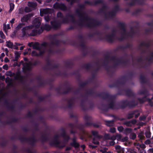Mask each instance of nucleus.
I'll use <instances>...</instances> for the list:
<instances>
[{
  "instance_id": "nucleus-1",
  "label": "nucleus",
  "mask_w": 153,
  "mask_h": 153,
  "mask_svg": "<svg viewBox=\"0 0 153 153\" xmlns=\"http://www.w3.org/2000/svg\"><path fill=\"white\" fill-rule=\"evenodd\" d=\"M75 12L79 18V22L77 24L80 27H86L92 28L101 25L100 21L88 16H85V12L81 11L80 9H77Z\"/></svg>"
},
{
  "instance_id": "nucleus-2",
  "label": "nucleus",
  "mask_w": 153,
  "mask_h": 153,
  "mask_svg": "<svg viewBox=\"0 0 153 153\" xmlns=\"http://www.w3.org/2000/svg\"><path fill=\"white\" fill-rule=\"evenodd\" d=\"M120 105H118L119 109H124L126 107L129 108H133L137 105V102L135 100L129 101L127 100H123L120 102Z\"/></svg>"
},
{
  "instance_id": "nucleus-3",
  "label": "nucleus",
  "mask_w": 153,
  "mask_h": 153,
  "mask_svg": "<svg viewBox=\"0 0 153 153\" xmlns=\"http://www.w3.org/2000/svg\"><path fill=\"white\" fill-rule=\"evenodd\" d=\"M68 126L71 129L70 133L71 134H74L77 133L76 131L75 130V128L78 129L80 132L84 134L85 131L84 130V125L82 124H75L72 123H69L68 124Z\"/></svg>"
},
{
  "instance_id": "nucleus-4",
  "label": "nucleus",
  "mask_w": 153,
  "mask_h": 153,
  "mask_svg": "<svg viewBox=\"0 0 153 153\" xmlns=\"http://www.w3.org/2000/svg\"><path fill=\"white\" fill-rule=\"evenodd\" d=\"M19 139L21 142H27L31 146L34 147L38 141L37 139L34 136H33L30 138H26L22 137L21 135L19 136Z\"/></svg>"
},
{
  "instance_id": "nucleus-5",
  "label": "nucleus",
  "mask_w": 153,
  "mask_h": 153,
  "mask_svg": "<svg viewBox=\"0 0 153 153\" xmlns=\"http://www.w3.org/2000/svg\"><path fill=\"white\" fill-rule=\"evenodd\" d=\"M52 29L51 26L47 24H45L44 27L41 26L40 29L33 30L30 34L31 36H34L36 35L42 33L44 30L49 31Z\"/></svg>"
},
{
  "instance_id": "nucleus-6",
  "label": "nucleus",
  "mask_w": 153,
  "mask_h": 153,
  "mask_svg": "<svg viewBox=\"0 0 153 153\" xmlns=\"http://www.w3.org/2000/svg\"><path fill=\"white\" fill-rule=\"evenodd\" d=\"M123 58V57H121L119 59L114 56H111L110 60L114 61L115 60H117V62H115L113 65V67L116 68L118 66L122 65L123 66H125L128 64V59L125 60H121V59Z\"/></svg>"
},
{
  "instance_id": "nucleus-7",
  "label": "nucleus",
  "mask_w": 153,
  "mask_h": 153,
  "mask_svg": "<svg viewBox=\"0 0 153 153\" xmlns=\"http://www.w3.org/2000/svg\"><path fill=\"white\" fill-rule=\"evenodd\" d=\"M127 77L126 76H122L120 79L117 80L116 82L112 84L109 85L111 88L114 87L118 88L120 85H125L126 83Z\"/></svg>"
},
{
  "instance_id": "nucleus-8",
  "label": "nucleus",
  "mask_w": 153,
  "mask_h": 153,
  "mask_svg": "<svg viewBox=\"0 0 153 153\" xmlns=\"http://www.w3.org/2000/svg\"><path fill=\"white\" fill-rule=\"evenodd\" d=\"M97 96L102 98L103 99L107 100L109 99H115L117 94L115 95H110L108 93L102 92L96 94Z\"/></svg>"
},
{
  "instance_id": "nucleus-9",
  "label": "nucleus",
  "mask_w": 153,
  "mask_h": 153,
  "mask_svg": "<svg viewBox=\"0 0 153 153\" xmlns=\"http://www.w3.org/2000/svg\"><path fill=\"white\" fill-rule=\"evenodd\" d=\"M118 25L123 31V32L122 33V36L120 38L118 39L119 40L122 41L125 39V36L128 35V33L126 32V25L124 23L119 22L118 23Z\"/></svg>"
},
{
  "instance_id": "nucleus-10",
  "label": "nucleus",
  "mask_w": 153,
  "mask_h": 153,
  "mask_svg": "<svg viewBox=\"0 0 153 153\" xmlns=\"http://www.w3.org/2000/svg\"><path fill=\"white\" fill-rule=\"evenodd\" d=\"M61 23L63 24H67L68 23V19L72 23H75L76 22V21L75 19L74 15L71 13H68L66 15V17L64 18L63 17Z\"/></svg>"
},
{
  "instance_id": "nucleus-11",
  "label": "nucleus",
  "mask_w": 153,
  "mask_h": 153,
  "mask_svg": "<svg viewBox=\"0 0 153 153\" xmlns=\"http://www.w3.org/2000/svg\"><path fill=\"white\" fill-rule=\"evenodd\" d=\"M60 34H55L51 36L50 40L51 41L50 44L52 45H55L57 47L59 46L61 41L60 40L56 39L57 37L60 35Z\"/></svg>"
},
{
  "instance_id": "nucleus-12",
  "label": "nucleus",
  "mask_w": 153,
  "mask_h": 153,
  "mask_svg": "<svg viewBox=\"0 0 153 153\" xmlns=\"http://www.w3.org/2000/svg\"><path fill=\"white\" fill-rule=\"evenodd\" d=\"M53 7L55 9H59L63 11H66L67 10V7L64 3L57 2L54 4Z\"/></svg>"
},
{
  "instance_id": "nucleus-13",
  "label": "nucleus",
  "mask_w": 153,
  "mask_h": 153,
  "mask_svg": "<svg viewBox=\"0 0 153 153\" xmlns=\"http://www.w3.org/2000/svg\"><path fill=\"white\" fill-rule=\"evenodd\" d=\"M124 92L125 93V95L129 97H134L135 96V94L130 89H128L127 90L123 89L119 91L117 94L118 95H123L122 92Z\"/></svg>"
},
{
  "instance_id": "nucleus-14",
  "label": "nucleus",
  "mask_w": 153,
  "mask_h": 153,
  "mask_svg": "<svg viewBox=\"0 0 153 153\" xmlns=\"http://www.w3.org/2000/svg\"><path fill=\"white\" fill-rule=\"evenodd\" d=\"M80 45L82 47V55L85 56L88 54V52L87 51V47L85 46L84 40H80Z\"/></svg>"
},
{
  "instance_id": "nucleus-15",
  "label": "nucleus",
  "mask_w": 153,
  "mask_h": 153,
  "mask_svg": "<svg viewBox=\"0 0 153 153\" xmlns=\"http://www.w3.org/2000/svg\"><path fill=\"white\" fill-rule=\"evenodd\" d=\"M48 45V43L46 42H44L41 44L39 42H36L32 45V46L33 49L39 50L42 48L40 45L42 46L45 47Z\"/></svg>"
},
{
  "instance_id": "nucleus-16",
  "label": "nucleus",
  "mask_w": 153,
  "mask_h": 153,
  "mask_svg": "<svg viewBox=\"0 0 153 153\" xmlns=\"http://www.w3.org/2000/svg\"><path fill=\"white\" fill-rule=\"evenodd\" d=\"M60 130L62 131L61 134V136L63 138L64 142H68L70 139V137L69 135L67 134L65 129L63 128H62Z\"/></svg>"
},
{
  "instance_id": "nucleus-17",
  "label": "nucleus",
  "mask_w": 153,
  "mask_h": 153,
  "mask_svg": "<svg viewBox=\"0 0 153 153\" xmlns=\"http://www.w3.org/2000/svg\"><path fill=\"white\" fill-rule=\"evenodd\" d=\"M115 99H109V100H111L110 102L109 103V108L112 110H118L119 107L118 105L115 104L114 103V100Z\"/></svg>"
},
{
  "instance_id": "nucleus-18",
  "label": "nucleus",
  "mask_w": 153,
  "mask_h": 153,
  "mask_svg": "<svg viewBox=\"0 0 153 153\" xmlns=\"http://www.w3.org/2000/svg\"><path fill=\"white\" fill-rule=\"evenodd\" d=\"M22 71L24 73H26L28 72H30L32 69V67L30 64L25 63V64L23 65Z\"/></svg>"
},
{
  "instance_id": "nucleus-19",
  "label": "nucleus",
  "mask_w": 153,
  "mask_h": 153,
  "mask_svg": "<svg viewBox=\"0 0 153 153\" xmlns=\"http://www.w3.org/2000/svg\"><path fill=\"white\" fill-rule=\"evenodd\" d=\"M3 100H4V104L8 110L12 111H14L15 106L13 104L9 103L8 100L6 99Z\"/></svg>"
},
{
  "instance_id": "nucleus-20",
  "label": "nucleus",
  "mask_w": 153,
  "mask_h": 153,
  "mask_svg": "<svg viewBox=\"0 0 153 153\" xmlns=\"http://www.w3.org/2000/svg\"><path fill=\"white\" fill-rule=\"evenodd\" d=\"M103 1L102 0H96L94 1H85L84 3L85 4H88L91 5H96L98 4H102Z\"/></svg>"
},
{
  "instance_id": "nucleus-21",
  "label": "nucleus",
  "mask_w": 153,
  "mask_h": 153,
  "mask_svg": "<svg viewBox=\"0 0 153 153\" xmlns=\"http://www.w3.org/2000/svg\"><path fill=\"white\" fill-rule=\"evenodd\" d=\"M58 138L59 135L58 134L56 135L54 137V139L53 140V142H50L49 144L51 146H58L60 143V142L58 140Z\"/></svg>"
},
{
  "instance_id": "nucleus-22",
  "label": "nucleus",
  "mask_w": 153,
  "mask_h": 153,
  "mask_svg": "<svg viewBox=\"0 0 153 153\" xmlns=\"http://www.w3.org/2000/svg\"><path fill=\"white\" fill-rule=\"evenodd\" d=\"M51 25L52 28L54 30H57L60 28L61 24L56 21H51Z\"/></svg>"
},
{
  "instance_id": "nucleus-23",
  "label": "nucleus",
  "mask_w": 153,
  "mask_h": 153,
  "mask_svg": "<svg viewBox=\"0 0 153 153\" xmlns=\"http://www.w3.org/2000/svg\"><path fill=\"white\" fill-rule=\"evenodd\" d=\"M137 122V120L134 119L129 121H126L123 124L127 127H131L132 126V125H135Z\"/></svg>"
},
{
  "instance_id": "nucleus-24",
  "label": "nucleus",
  "mask_w": 153,
  "mask_h": 153,
  "mask_svg": "<svg viewBox=\"0 0 153 153\" xmlns=\"http://www.w3.org/2000/svg\"><path fill=\"white\" fill-rule=\"evenodd\" d=\"M113 34L106 35L105 37V39L109 42H113L115 40V37H114Z\"/></svg>"
},
{
  "instance_id": "nucleus-25",
  "label": "nucleus",
  "mask_w": 153,
  "mask_h": 153,
  "mask_svg": "<svg viewBox=\"0 0 153 153\" xmlns=\"http://www.w3.org/2000/svg\"><path fill=\"white\" fill-rule=\"evenodd\" d=\"M149 95H144V96L142 98L144 100L146 99L147 101L148 102L149 105L152 107H153V94L152 97L151 98H147V96Z\"/></svg>"
},
{
  "instance_id": "nucleus-26",
  "label": "nucleus",
  "mask_w": 153,
  "mask_h": 153,
  "mask_svg": "<svg viewBox=\"0 0 153 153\" xmlns=\"http://www.w3.org/2000/svg\"><path fill=\"white\" fill-rule=\"evenodd\" d=\"M33 28V26L32 25H28L23 27L21 30L22 33V36L24 37L25 36L26 34V31L28 30L32 29Z\"/></svg>"
},
{
  "instance_id": "nucleus-27",
  "label": "nucleus",
  "mask_w": 153,
  "mask_h": 153,
  "mask_svg": "<svg viewBox=\"0 0 153 153\" xmlns=\"http://www.w3.org/2000/svg\"><path fill=\"white\" fill-rule=\"evenodd\" d=\"M64 85L67 87L66 90L63 92L64 94H67L70 92H72L73 88L71 86H68V82H65L64 83Z\"/></svg>"
},
{
  "instance_id": "nucleus-28",
  "label": "nucleus",
  "mask_w": 153,
  "mask_h": 153,
  "mask_svg": "<svg viewBox=\"0 0 153 153\" xmlns=\"http://www.w3.org/2000/svg\"><path fill=\"white\" fill-rule=\"evenodd\" d=\"M116 15V14L114 13V11H111L108 13V14L105 13L104 15L105 18L106 19H108L110 18H111L114 17Z\"/></svg>"
},
{
  "instance_id": "nucleus-29",
  "label": "nucleus",
  "mask_w": 153,
  "mask_h": 153,
  "mask_svg": "<svg viewBox=\"0 0 153 153\" xmlns=\"http://www.w3.org/2000/svg\"><path fill=\"white\" fill-rule=\"evenodd\" d=\"M98 108L105 112L107 111L109 109H110V108H109L108 105H107L103 103L101 104L98 107Z\"/></svg>"
},
{
  "instance_id": "nucleus-30",
  "label": "nucleus",
  "mask_w": 153,
  "mask_h": 153,
  "mask_svg": "<svg viewBox=\"0 0 153 153\" xmlns=\"http://www.w3.org/2000/svg\"><path fill=\"white\" fill-rule=\"evenodd\" d=\"M32 16V15L30 14L25 15L21 18V21L22 22H27Z\"/></svg>"
},
{
  "instance_id": "nucleus-31",
  "label": "nucleus",
  "mask_w": 153,
  "mask_h": 153,
  "mask_svg": "<svg viewBox=\"0 0 153 153\" xmlns=\"http://www.w3.org/2000/svg\"><path fill=\"white\" fill-rule=\"evenodd\" d=\"M49 140V138L47 136L46 134H42L40 138V140L43 143H45Z\"/></svg>"
},
{
  "instance_id": "nucleus-32",
  "label": "nucleus",
  "mask_w": 153,
  "mask_h": 153,
  "mask_svg": "<svg viewBox=\"0 0 153 153\" xmlns=\"http://www.w3.org/2000/svg\"><path fill=\"white\" fill-rule=\"evenodd\" d=\"M52 13V10L51 9L47 8L46 9H43L42 12H41L40 13V16H42L43 14H51Z\"/></svg>"
},
{
  "instance_id": "nucleus-33",
  "label": "nucleus",
  "mask_w": 153,
  "mask_h": 153,
  "mask_svg": "<svg viewBox=\"0 0 153 153\" xmlns=\"http://www.w3.org/2000/svg\"><path fill=\"white\" fill-rule=\"evenodd\" d=\"M108 9L109 7L107 6L104 5L99 10V13L103 14L104 16L105 13H106V11Z\"/></svg>"
},
{
  "instance_id": "nucleus-34",
  "label": "nucleus",
  "mask_w": 153,
  "mask_h": 153,
  "mask_svg": "<svg viewBox=\"0 0 153 153\" xmlns=\"http://www.w3.org/2000/svg\"><path fill=\"white\" fill-rule=\"evenodd\" d=\"M33 25L36 28V29H39V28L41 24V22L40 20L39 19L36 18L33 20Z\"/></svg>"
},
{
  "instance_id": "nucleus-35",
  "label": "nucleus",
  "mask_w": 153,
  "mask_h": 153,
  "mask_svg": "<svg viewBox=\"0 0 153 153\" xmlns=\"http://www.w3.org/2000/svg\"><path fill=\"white\" fill-rule=\"evenodd\" d=\"M47 65L43 67V69L46 71H48L49 70L50 68L52 65V64L50 61L49 59L46 60Z\"/></svg>"
},
{
  "instance_id": "nucleus-36",
  "label": "nucleus",
  "mask_w": 153,
  "mask_h": 153,
  "mask_svg": "<svg viewBox=\"0 0 153 153\" xmlns=\"http://www.w3.org/2000/svg\"><path fill=\"white\" fill-rule=\"evenodd\" d=\"M86 94L88 95V96H93L94 95H96L97 96L96 94H98L95 92L92 89H89L87 91L85 92Z\"/></svg>"
},
{
  "instance_id": "nucleus-37",
  "label": "nucleus",
  "mask_w": 153,
  "mask_h": 153,
  "mask_svg": "<svg viewBox=\"0 0 153 153\" xmlns=\"http://www.w3.org/2000/svg\"><path fill=\"white\" fill-rule=\"evenodd\" d=\"M137 111H138L137 110H134L130 111L128 114L127 118L128 119H130L133 118L134 117V115Z\"/></svg>"
},
{
  "instance_id": "nucleus-38",
  "label": "nucleus",
  "mask_w": 153,
  "mask_h": 153,
  "mask_svg": "<svg viewBox=\"0 0 153 153\" xmlns=\"http://www.w3.org/2000/svg\"><path fill=\"white\" fill-rule=\"evenodd\" d=\"M140 81L141 84H144L147 82V79L144 75H141L140 76Z\"/></svg>"
},
{
  "instance_id": "nucleus-39",
  "label": "nucleus",
  "mask_w": 153,
  "mask_h": 153,
  "mask_svg": "<svg viewBox=\"0 0 153 153\" xmlns=\"http://www.w3.org/2000/svg\"><path fill=\"white\" fill-rule=\"evenodd\" d=\"M82 68L87 70H89L92 68V65L91 63H86L82 66Z\"/></svg>"
},
{
  "instance_id": "nucleus-40",
  "label": "nucleus",
  "mask_w": 153,
  "mask_h": 153,
  "mask_svg": "<svg viewBox=\"0 0 153 153\" xmlns=\"http://www.w3.org/2000/svg\"><path fill=\"white\" fill-rule=\"evenodd\" d=\"M151 46V43L149 42H143L141 43L140 44V47H142L143 46H145L146 47L149 48Z\"/></svg>"
},
{
  "instance_id": "nucleus-41",
  "label": "nucleus",
  "mask_w": 153,
  "mask_h": 153,
  "mask_svg": "<svg viewBox=\"0 0 153 153\" xmlns=\"http://www.w3.org/2000/svg\"><path fill=\"white\" fill-rule=\"evenodd\" d=\"M28 6L30 7L35 8L37 6V3L32 1H29L27 3Z\"/></svg>"
},
{
  "instance_id": "nucleus-42",
  "label": "nucleus",
  "mask_w": 153,
  "mask_h": 153,
  "mask_svg": "<svg viewBox=\"0 0 153 153\" xmlns=\"http://www.w3.org/2000/svg\"><path fill=\"white\" fill-rule=\"evenodd\" d=\"M91 133L93 136L98 138L100 139L102 137L101 136L99 135L98 134V132L97 131H91Z\"/></svg>"
},
{
  "instance_id": "nucleus-43",
  "label": "nucleus",
  "mask_w": 153,
  "mask_h": 153,
  "mask_svg": "<svg viewBox=\"0 0 153 153\" xmlns=\"http://www.w3.org/2000/svg\"><path fill=\"white\" fill-rule=\"evenodd\" d=\"M65 65L67 68H71L73 66V64L72 62L68 61L65 62Z\"/></svg>"
},
{
  "instance_id": "nucleus-44",
  "label": "nucleus",
  "mask_w": 153,
  "mask_h": 153,
  "mask_svg": "<svg viewBox=\"0 0 153 153\" xmlns=\"http://www.w3.org/2000/svg\"><path fill=\"white\" fill-rule=\"evenodd\" d=\"M148 94L149 92L145 88L143 90L140 91L138 93L139 95H148Z\"/></svg>"
},
{
  "instance_id": "nucleus-45",
  "label": "nucleus",
  "mask_w": 153,
  "mask_h": 153,
  "mask_svg": "<svg viewBox=\"0 0 153 153\" xmlns=\"http://www.w3.org/2000/svg\"><path fill=\"white\" fill-rule=\"evenodd\" d=\"M67 75V73L66 72L62 73L60 71H58L54 73V75L56 76H66Z\"/></svg>"
},
{
  "instance_id": "nucleus-46",
  "label": "nucleus",
  "mask_w": 153,
  "mask_h": 153,
  "mask_svg": "<svg viewBox=\"0 0 153 153\" xmlns=\"http://www.w3.org/2000/svg\"><path fill=\"white\" fill-rule=\"evenodd\" d=\"M114 12V13L116 14L117 12L121 11V10L120 8V6L118 5H115L114 8V10H112Z\"/></svg>"
},
{
  "instance_id": "nucleus-47",
  "label": "nucleus",
  "mask_w": 153,
  "mask_h": 153,
  "mask_svg": "<svg viewBox=\"0 0 153 153\" xmlns=\"http://www.w3.org/2000/svg\"><path fill=\"white\" fill-rule=\"evenodd\" d=\"M15 55V59H13L14 62L18 61L19 58L20 57V53L17 51H16L14 53Z\"/></svg>"
},
{
  "instance_id": "nucleus-48",
  "label": "nucleus",
  "mask_w": 153,
  "mask_h": 153,
  "mask_svg": "<svg viewBox=\"0 0 153 153\" xmlns=\"http://www.w3.org/2000/svg\"><path fill=\"white\" fill-rule=\"evenodd\" d=\"M29 63L30 64V65L31 66L32 65L36 66L40 65L41 63V62L40 61L36 60L34 61L33 63H32L31 62H29Z\"/></svg>"
},
{
  "instance_id": "nucleus-49",
  "label": "nucleus",
  "mask_w": 153,
  "mask_h": 153,
  "mask_svg": "<svg viewBox=\"0 0 153 153\" xmlns=\"http://www.w3.org/2000/svg\"><path fill=\"white\" fill-rule=\"evenodd\" d=\"M134 27H130L131 32L130 33H128V35L130 37L133 36L135 33V32L134 29Z\"/></svg>"
},
{
  "instance_id": "nucleus-50",
  "label": "nucleus",
  "mask_w": 153,
  "mask_h": 153,
  "mask_svg": "<svg viewBox=\"0 0 153 153\" xmlns=\"http://www.w3.org/2000/svg\"><path fill=\"white\" fill-rule=\"evenodd\" d=\"M132 129L130 128H126L124 130V133L126 135H128L131 133Z\"/></svg>"
},
{
  "instance_id": "nucleus-51",
  "label": "nucleus",
  "mask_w": 153,
  "mask_h": 153,
  "mask_svg": "<svg viewBox=\"0 0 153 153\" xmlns=\"http://www.w3.org/2000/svg\"><path fill=\"white\" fill-rule=\"evenodd\" d=\"M80 105L82 109L84 111H86L88 109V108L84 104L83 101L81 102Z\"/></svg>"
},
{
  "instance_id": "nucleus-52",
  "label": "nucleus",
  "mask_w": 153,
  "mask_h": 153,
  "mask_svg": "<svg viewBox=\"0 0 153 153\" xmlns=\"http://www.w3.org/2000/svg\"><path fill=\"white\" fill-rule=\"evenodd\" d=\"M94 33V35H97L98 36V39L100 40H102L103 39V38L101 36L102 33L100 32L99 31H97Z\"/></svg>"
},
{
  "instance_id": "nucleus-53",
  "label": "nucleus",
  "mask_w": 153,
  "mask_h": 153,
  "mask_svg": "<svg viewBox=\"0 0 153 153\" xmlns=\"http://www.w3.org/2000/svg\"><path fill=\"white\" fill-rule=\"evenodd\" d=\"M70 144L71 146L74 147L76 149L79 148L80 146L79 144L77 142L74 143H71Z\"/></svg>"
},
{
  "instance_id": "nucleus-54",
  "label": "nucleus",
  "mask_w": 153,
  "mask_h": 153,
  "mask_svg": "<svg viewBox=\"0 0 153 153\" xmlns=\"http://www.w3.org/2000/svg\"><path fill=\"white\" fill-rule=\"evenodd\" d=\"M105 122L106 123V125L108 126H112L114 123V121L113 120H105Z\"/></svg>"
},
{
  "instance_id": "nucleus-55",
  "label": "nucleus",
  "mask_w": 153,
  "mask_h": 153,
  "mask_svg": "<svg viewBox=\"0 0 153 153\" xmlns=\"http://www.w3.org/2000/svg\"><path fill=\"white\" fill-rule=\"evenodd\" d=\"M21 75V71L19 70L16 73V76L14 77V79L17 80Z\"/></svg>"
},
{
  "instance_id": "nucleus-56",
  "label": "nucleus",
  "mask_w": 153,
  "mask_h": 153,
  "mask_svg": "<svg viewBox=\"0 0 153 153\" xmlns=\"http://www.w3.org/2000/svg\"><path fill=\"white\" fill-rule=\"evenodd\" d=\"M84 119L85 121H91L92 120V117L91 116L86 115L84 117Z\"/></svg>"
},
{
  "instance_id": "nucleus-57",
  "label": "nucleus",
  "mask_w": 153,
  "mask_h": 153,
  "mask_svg": "<svg viewBox=\"0 0 153 153\" xmlns=\"http://www.w3.org/2000/svg\"><path fill=\"white\" fill-rule=\"evenodd\" d=\"M88 134V133L85 131L84 134L80 132L79 135L80 136V139L82 140H84L85 138V136Z\"/></svg>"
},
{
  "instance_id": "nucleus-58",
  "label": "nucleus",
  "mask_w": 153,
  "mask_h": 153,
  "mask_svg": "<svg viewBox=\"0 0 153 153\" xmlns=\"http://www.w3.org/2000/svg\"><path fill=\"white\" fill-rule=\"evenodd\" d=\"M65 100L67 101L68 102L67 106L68 108H71L73 105H74V102H69L68 101L67 99H65Z\"/></svg>"
},
{
  "instance_id": "nucleus-59",
  "label": "nucleus",
  "mask_w": 153,
  "mask_h": 153,
  "mask_svg": "<svg viewBox=\"0 0 153 153\" xmlns=\"http://www.w3.org/2000/svg\"><path fill=\"white\" fill-rule=\"evenodd\" d=\"M6 46L9 48H12L13 46V44L10 42V41L6 42Z\"/></svg>"
},
{
  "instance_id": "nucleus-60",
  "label": "nucleus",
  "mask_w": 153,
  "mask_h": 153,
  "mask_svg": "<svg viewBox=\"0 0 153 153\" xmlns=\"http://www.w3.org/2000/svg\"><path fill=\"white\" fill-rule=\"evenodd\" d=\"M25 77V76L21 75L20 77L19 78L18 80L22 84H24L25 81L24 80V78Z\"/></svg>"
},
{
  "instance_id": "nucleus-61",
  "label": "nucleus",
  "mask_w": 153,
  "mask_h": 153,
  "mask_svg": "<svg viewBox=\"0 0 153 153\" xmlns=\"http://www.w3.org/2000/svg\"><path fill=\"white\" fill-rule=\"evenodd\" d=\"M55 90L56 91L58 94L60 95L64 94H63V92H62L61 91V87H59L56 88Z\"/></svg>"
},
{
  "instance_id": "nucleus-62",
  "label": "nucleus",
  "mask_w": 153,
  "mask_h": 153,
  "mask_svg": "<svg viewBox=\"0 0 153 153\" xmlns=\"http://www.w3.org/2000/svg\"><path fill=\"white\" fill-rule=\"evenodd\" d=\"M138 137L141 140H144L145 139V137L144 136L142 132L138 134Z\"/></svg>"
},
{
  "instance_id": "nucleus-63",
  "label": "nucleus",
  "mask_w": 153,
  "mask_h": 153,
  "mask_svg": "<svg viewBox=\"0 0 153 153\" xmlns=\"http://www.w3.org/2000/svg\"><path fill=\"white\" fill-rule=\"evenodd\" d=\"M88 84L87 82H82L79 83L80 87L82 88H83Z\"/></svg>"
},
{
  "instance_id": "nucleus-64",
  "label": "nucleus",
  "mask_w": 153,
  "mask_h": 153,
  "mask_svg": "<svg viewBox=\"0 0 153 153\" xmlns=\"http://www.w3.org/2000/svg\"><path fill=\"white\" fill-rule=\"evenodd\" d=\"M145 134L147 138H149L151 137V133L149 131H146Z\"/></svg>"
}]
</instances>
